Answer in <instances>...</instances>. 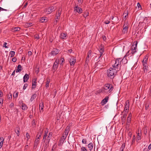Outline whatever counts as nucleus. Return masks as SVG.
I'll return each mask as SVG.
<instances>
[{"label": "nucleus", "mask_w": 151, "mask_h": 151, "mask_svg": "<svg viewBox=\"0 0 151 151\" xmlns=\"http://www.w3.org/2000/svg\"><path fill=\"white\" fill-rule=\"evenodd\" d=\"M4 140V139L2 137L0 138V149L2 146Z\"/></svg>", "instance_id": "obj_27"}, {"label": "nucleus", "mask_w": 151, "mask_h": 151, "mask_svg": "<svg viewBox=\"0 0 151 151\" xmlns=\"http://www.w3.org/2000/svg\"><path fill=\"white\" fill-rule=\"evenodd\" d=\"M67 134H66V133L65 134L63 133V135L62 136V138H63V139H65L67 136Z\"/></svg>", "instance_id": "obj_45"}, {"label": "nucleus", "mask_w": 151, "mask_h": 151, "mask_svg": "<svg viewBox=\"0 0 151 151\" xmlns=\"http://www.w3.org/2000/svg\"><path fill=\"white\" fill-rule=\"evenodd\" d=\"M60 12L58 11L56 13V18L55 19H58L60 18Z\"/></svg>", "instance_id": "obj_37"}, {"label": "nucleus", "mask_w": 151, "mask_h": 151, "mask_svg": "<svg viewBox=\"0 0 151 151\" xmlns=\"http://www.w3.org/2000/svg\"><path fill=\"white\" fill-rule=\"evenodd\" d=\"M148 58V57L147 55H146L145 56L142 61L143 65H144V64H147V61Z\"/></svg>", "instance_id": "obj_18"}, {"label": "nucleus", "mask_w": 151, "mask_h": 151, "mask_svg": "<svg viewBox=\"0 0 151 151\" xmlns=\"http://www.w3.org/2000/svg\"><path fill=\"white\" fill-rule=\"evenodd\" d=\"M14 106V104L13 103H12L10 104L9 107L10 108H12Z\"/></svg>", "instance_id": "obj_58"}, {"label": "nucleus", "mask_w": 151, "mask_h": 151, "mask_svg": "<svg viewBox=\"0 0 151 151\" xmlns=\"http://www.w3.org/2000/svg\"><path fill=\"white\" fill-rule=\"evenodd\" d=\"M125 143H123L120 148V149L119 151H123L124 149L125 148Z\"/></svg>", "instance_id": "obj_33"}, {"label": "nucleus", "mask_w": 151, "mask_h": 151, "mask_svg": "<svg viewBox=\"0 0 151 151\" xmlns=\"http://www.w3.org/2000/svg\"><path fill=\"white\" fill-rule=\"evenodd\" d=\"M61 38L63 39H65L67 36V35L65 33H61L60 35Z\"/></svg>", "instance_id": "obj_34"}, {"label": "nucleus", "mask_w": 151, "mask_h": 151, "mask_svg": "<svg viewBox=\"0 0 151 151\" xmlns=\"http://www.w3.org/2000/svg\"><path fill=\"white\" fill-rule=\"evenodd\" d=\"M102 38L104 41H105L106 39V37L105 35H103L102 36Z\"/></svg>", "instance_id": "obj_63"}, {"label": "nucleus", "mask_w": 151, "mask_h": 151, "mask_svg": "<svg viewBox=\"0 0 151 151\" xmlns=\"http://www.w3.org/2000/svg\"><path fill=\"white\" fill-rule=\"evenodd\" d=\"M44 107V103L43 102H41L39 104V109L40 111V110L43 111Z\"/></svg>", "instance_id": "obj_24"}, {"label": "nucleus", "mask_w": 151, "mask_h": 151, "mask_svg": "<svg viewBox=\"0 0 151 151\" xmlns=\"http://www.w3.org/2000/svg\"><path fill=\"white\" fill-rule=\"evenodd\" d=\"M65 140V139H63V138L62 137L61 139H60V141L61 142V143L62 142V143H63L64 142Z\"/></svg>", "instance_id": "obj_55"}, {"label": "nucleus", "mask_w": 151, "mask_h": 151, "mask_svg": "<svg viewBox=\"0 0 151 151\" xmlns=\"http://www.w3.org/2000/svg\"><path fill=\"white\" fill-rule=\"evenodd\" d=\"M41 134H39V133H38L37 135V138H36V139H39L41 137Z\"/></svg>", "instance_id": "obj_49"}, {"label": "nucleus", "mask_w": 151, "mask_h": 151, "mask_svg": "<svg viewBox=\"0 0 151 151\" xmlns=\"http://www.w3.org/2000/svg\"><path fill=\"white\" fill-rule=\"evenodd\" d=\"M137 42H136V44H135V46L134 47V49H133L132 48V52H131L132 55H134L136 52V49H137Z\"/></svg>", "instance_id": "obj_20"}, {"label": "nucleus", "mask_w": 151, "mask_h": 151, "mask_svg": "<svg viewBox=\"0 0 151 151\" xmlns=\"http://www.w3.org/2000/svg\"><path fill=\"white\" fill-rule=\"evenodd\" d=\"M81 151H87V150L85 147H82L81 148Z\"/></svg>", "instance_id": "obj_48"}, {"label": "nucleus", "mask_w": 151, "mask_h": 151, "mask_svg": "<svg viewBox=\"0 0 151 151\" xmlns=\"http://www.w3.org/2000/svg\"><path fill=\"white\" fill-rule=\"evenodd\" d=\"M3 101V99L0 98V108H1L2 106Z\"/></svg>", "instance_id": "obj_42"}, {"label": "nucleus", "mask_w": 151, "mask_h": 151, "mask_svg": "<svg viewBox=\"0 0 151 151\" xmlns=\"http://www.w3.org/2000/svg\"><path fill=\"white\" fill-rule=\"evenodd\" d=\"M21 107L22 109L23 110H26L27 108V105L23 103Z\"/></svg>", "instance_id": "obj_30"}, {"label": "nucleus", "mask_w": 151, "mask_h": 151, "mask_svg": "<svg viewBox=\"0 0 151 151\" xmlns=\"http://www.w3.org/2000/svg\"><path fill=\"white\" fill-rule=\"evenodd\" d=\"M82 142L83 144H86L87 142L86 140V139H83L82 140Z\"/></svg>", "instance_id": "obj_53"}, {"label": "nucleus", "mask_w": 151, "mask_h": 151, "mask_svg": "<svg viewBox=\"0 0 151 151\" xmlns=\"http://www.w3.org/2000/svg\"><path fill=\"white\" fill-rule=\"evenodd\" d=\"M76 61V59L74 57L71 58L69 59V62L70 65H73Z\"/></svg>", "instance_id": "obj_10"}, {"label": "nucleus", "mask_w": 151, "mask_h": 151, "mask_svg": "<svg viewBox=\"0 0 151 151\" xmlns=\"http://www.w3.org/2000/svg\"><path fill=\"white\" fill-rule=\"evenodd\" d=\"M88 146L89 150L91 151L93 149V144L92 142H91L88 145Z\"/></svg>", "instance_id": "obj_22"}, {"label": "nucleus", "mask_w": 151, "mask_h": 151, "mask_svg": "<svg viewBox=\"0 0 151 151\" xmlns=\"http://www.w3.org/2000/svg\"><path fill=\"white\" fill-rule=\"evenodd\" d=\"M129 100H127L125 104V107L124 110V114H127L129 110Z\"/></svg>", "instance_id": "obj_3"}, {"label": "nucleus", "mask_w": 151, "mask_h": 151, "mask_svg": "<svg viewBox=\"0 0 151 151\" xmlns=\"http://www.w3.org/2000/svg\"><path fill=\"white\" fill-rule=\"evenodd\" d=\"M46 17H42L40 19V21L41 23L45 22L47 21Z\"/></svg>", "instance_id": "obj_26"}, {"label": "nucleus", "mask_w": 151, "mask_h": 151, "mask_svg": "<svg viewBox=\"0 0 151 151\" xmlns=\"http://www.w3.org/2000/svg\"><path fill=\"white\" fill-rule=\"evenodd\" d=\"M27 86V83H25L23 87V89L25 90Z\"/></svg>", "instance_id": "obj_54"}, {"label": "nucleus", "mask_w": 151, "mask_h": 151, "mask_svg": "<svg viewBox=\"0 0 151 151\" xmlns=\"http://www.w3.org/2000/svg\"><path fill=\"white\" fill-rule=\"evenodd\" d=\"M36 96L37 94L36 93H34V94H33L30 99V101L31 102L33 100L36 98Z\"/></svg>", "instance_id": "obj_31"}, {"label": "nucleus", "mask_w": 151, "mask_h": 151, "mask_svg": "<svg viewBox=\"0 0 151 151\" xmlns=\"http://www.w3.org/2000/svg\"><path fill=\"white\" fill-rule=\"evenodd\" d=\"M10 55H11V57H13L15 55V52L14 51H11L10 52Z\"/></svg>", "instance_id": "obj_39"}, {"label": "nucleus", "mask_w": 151, "mask_h": 151, "mask_svg": "<svg viewBox=\"0 0 151 151\" xmlns=\"http://www.w3.org/2000/svg\"><path fill=\"white\" fill-rule=\"evenodd\" d=\"M127 114H124L123 116L122 117V124L125 123L126 120V118L127 116Z\"/></svg>", "instance_id": "obj_12"}, {"label": "nucleus", "mask_w": 151, "mask_h": 151, "mask_svg": "<svg viewBox=\"0 0 151 151\" xmlns=\"http://www.w3.org/2000/svg\"><path fill=\"white\" fill-rule=\"evenodd\" d=\"M123 29L122 30L123 33H125L126 32H127V31L128 27L126 25H125L124 24L123 26Z\"/></svg>", "instance_id": "obj_25"}, {"label": "nucleus", "mask_w": 151, "mask_h": 151, "mask_svg": "<svg viewBox=\"0 0 151 151\" xmlns=\"http://www.w3.org/2000/svg\"><path fill=\"white\" fill-rule=\"evenodd\" d=\"M121 62V58L116 59L114 64V73H117L120 69V65Z\"/></svg>", "instance_id": "obj_2"}, {"label": "nucleus", "mask_w": 151, "mask_h": 151, "mask_svg": "<svg viewBox=\"0 0 151 151\" xmlns=\"http://www.w3.org/2000/svg\"><path fill=\"white\" fill-rule=\"evenodd\" d=\"M39 139H36L34 143V148H36L39 143Z\"/></svg>", "instance_id": "obj_17"}, {"label": "nucleus", "mask_w": 151, "mask_h": 151, "mask_svg": "<svg viewBox=\"0 0 151 151\" xmlns=\"http://www.w3.org/2000/svg\"><path fill=\"white\" fill-rule=\"evenodd\" d=\"M56 9L55 7L54 6H52L49 7L47 9V11L49 13H50L52 12L55 11Z\"/></svg>", "instance_id": "obj_11"}, {"label": "nucleus", "mask_w": 151, "mask_h": 151, "mask_svg": "<svg viewBox=\"0 0 151 151\" xmlns=\"http://www.w3.org/2000/svg\"><path fill=\"white\" fill-rule=\"evenodd\" d=\"M104 48L103 47L102 45H101L99 48V51L100 53V55L99 57V58H100L103 54V53L104 51Z\"/></svg>", "instance_id": "obj_8"}, {"label": "nucleus", "mask_w": 151, "mask_h": 151, "mask_svg": "<svg viewBox=\"0 0 151 151\" xmlns=\"http://www.w3.org/2000/svg\"><path fill=\"white\" fill-rule=\"evenodd\" d=\"M26 138H27V141H28L30 138V136L28 132L26 133Z\"/></svg>", "instance_id": "obj_43"}, {"label": "nucleus", "mask_w": 151, "mask_h": 151, "mask_svg": "<svg viewBox=\"0 0 151 151\" xmlns=\"http://www.w3.org/2000/svg\"><path fill=\"white\" fill-rule=\"evenodd\" d=\"M43 130L41 128L39 130V132L38 133H39V134H41V135H42L43 133Z\"/></svg>", "instance_id": "obj_46"}, {"label": "nucleus", "mask_w": 151, "mask_h": 151, "mask_svg": "<svg viewBox=\"0 0 151 151\" xmlns=\"http://www.w3.org/2000/svg\"><path fill=\"white\" fill-rule=\"evenodd\" d=\"M29 76L27 74H26L23 77V81L24 82H25L27 81L29 79Z\"/></svg>", "instance_id": "obj_13"}, {"label": "nucleus", "mask_w": 151, "mask_h": 151, "mask_svg": "<svg viewBox=\"0 0 151 151\" xmlns=\"http://www.w3.org/2000/svg\"><path fill=\"white\" fill-rule=\"evenodd\" d=\"M52 132H50L49 133V135L47 137L46 141H47L49 142H50V139L51 138V137L52 136Z\"/></svg>", "instance_id": "obj_23"}, {"label": "nucleus", "mask_w": 151, "mask_h": 151, "mask_svg": "<svg viewBox=\"0 0 151 151\" xmlns=\"http://www.w3.org/2000/svg\"><path fill=\"white\" fill-rule=\"evenodd\" d=\"M34 37L36 39H39L40 38L39 36L38 35L36 34L35 35Z\"/></svg>", "instance_id": "obj_51"}, {"label": "nucleus", "mask_w": 151, "mask_h": 151, "mask_svg": "<svg viewBox=\"0 0 151 151\" xmlns=\"http://www.w3.org/2000/svg\"><path fill=\"white\" fill-rule=\"evenodd\" d=\"M35 70L36 74H38L39 72V68L36 67L35 68Z\"/></svg>", "instance_id": "obj_44"}, {"label": "nucleus", "mask_w": 151, "mask_h": 151, "mask_svg": "<svg viewBox=\"0 0 151 151\" xmlns=\"http://www.w3.org/2000/svg\"><path fill=\"white\" fill-rule=\"evenodd\" d=\"M92 51L91 50H89L88 53V55L91 56Z\"/></svg>", "instance_id": "obj_57"}, {"label": "nucleus", "mask_w": 151, "mask_h": 151, "mask_svg": "<svg viewBox=\"0 0 151 151\" xmlns=\"http://www.w3.org/2000/svg\"><path fill=\"white\" fill-rule=\"evenodd\" d=\"M143 68L144 72L145 73H147L148 71V67L147 65V64H145L144 65H143Z\"/></svg>", "instance_id": "obj_16"}, {"label": "nucleus", "mask_w": 151, "mask_h": 151, "mask_svg": "<svg viewBox=\"0 0 151 151\" xmlns=\"http://www.w3.org/2000/svg\"><path fill=\"white\" fill-rule=\"evenodd\" d=\"M17 60V58L15 57H14L12 59V61L13 62H15Z\"/></svg>", "instance_id": "obj_50"}, {"label": "nucleus", "mask_w": 151, "mask_h": 151, "mask_svg": "<svg viewBox=\"0 0 151 151\" xmlns=\"http://www.w3.org/2000/svg\"><path fill=\"white\" fill-rule=\"evenodd\" d=\"M121 62H122V63H123L124 64H126L127 63V59L126 57L124 56L122 60L121 59Z\"/></svg>", "instance_id": "obj_28"}, {"label": "nucleus", "mask_w": 151, "mask_h": 151, "mask_svg": "<svg viewBox=\"0 0 151 151\" xmlns=\"http://www.w3.org/2000/svg\"><path fill=\"white\" fill-rule=\"evenodd\" d=\"M37 79H33L32 81V89L35 88L36 86H37Z\"/></svg>", "instance_id": "obj_9"}, {"label": "nucleus", "mask_w": 151, "mask_h": 151, "mask_svg": "<svg viewBox=\"0 0 151 151\" xmlns=\"http://www.w3.org/2000/svg\"><path fill=\"white\" fill-rule=\"evenodd\" d=\"M49 142H50L46 141L44 147V151L46 150L47 149L48 147L49 146Z\"/></svg>", "instance_id": "obj_14"}, {"label": "nucleus", "mask_w": 151, "mask_h": 151, "mask_svg": "<svg viewBox=\"0 0 151 151\" xmlns=\"http://www.w3.org/2000/svg\"><path fill=\"white\" fill-rule=\"evenodd\" d=\"M142 135L141 134H140L139 133H138L137 134V141H138L139 140L141 139V136Z\"/></svg>", "instance_id": "obj_35"}, {"label": "nucleus", "mask_w": 151, "mask_h": 151, "mask_svg": "<svg viewBox=\"0 0 151 151\" xmlns=\"http://www.w3.org/2000/svg\"><path fill=\"white\" fill-rule=\"evenodd\" d=\"M79 4H81L83 2V0H78Z\"/></svg>", "instance_id": "obj_56"}, {"label": "nucleus", "mask_w": 151, "mask_h": 151, "mask_svg": "<svg viewBox=\"0 0 151 151\" xmlns=\"http://www.w3.org/2000/svg\"><path fill=\"white\" fill-rule=\"evenodd\" d=\"M74 10L75 12H78L79 14L81 13L82 11V9L78 7V5L74 7Z\"/></svg>", "instance_id": "obj_5"}, {"label": "nucleus", "mask_w": 151, "mask_h": 151, "mask_svg": "<svg viewBox=\"0 0 151 151\" xmlns=\"http://www.w3.org/2000/svg\"><path fill=\"white\" fill-rule=\"evenodd\" d=\"M32 53L31 51H29L28 52V54L29 56H30L32 55Z\"/></svg>", "instance_id": "obj_61"}, {"label": "nucleus", "mask_w": 151, "mask_h": 151, "mask_svg": "<svg viewBox=\"0 0 151 151\" xmlns=\"http://www.w3.org/2000/svg\"><path fill=\"white\" fill-rule=\"evenodd\" d=\"M129 52H130V51L129 50L127 53L126 55L124 56V57H127L129 56Z\"/></svg>", "instance_id": "obj_59"}, {"label": "nucleus", "mask_w": 151, "mask_h": 151, "mask_svg": "<svg viewBox=\"0 0 151 151\" xmlns=\"http://www.w3.org/2000/svg\"><path fill=\"white\" fill-rule=\"evenodd\" d=\"M91 56L87 55V56L86 58V60L85 61V63L87 65H88V63L89 62V58L90 57H91Z\"/></svg>", "instance_id": "obj_32"}, {"label": "nucleus", "mask_w": 151, "mask_h": 151, "mask_svg": "<svg viewBox=\"0 0 151 151\" xmlns=\"http://www.w3.org/2000/svg\"><path fill=\"white\" fill-rule=\"evenodd\" d=\"M132 114H131V113H130L128 116L127 117V119H131V117H132Z\"/></svg>", "instance_id": "obj_52"}, {"label": "nucleus", "mask_w": 151, "mask_h": 151, "mask_svg": "<svg viewBox=\"0 0 151 151\" xmlns=\"http://www.w3.org/2000/svg\"><path fill=\"white\" fill-rule=\"evenodd\" d=\"M59 52V50L57 49H54L50 53V54L52 56H54L58 54Z\"/></svg>", "instance_id": "obj_7"}, {"label": "nucleus", "mask_w": 151, "mask_h": 151, "mask_svg": "<svg viewBox=\"0 0 151 151\" xmlns=\"http://www.w3.org/2000/svg\"><path fill=\"white\" fill-rule=\"evenodd\" d=\"M149 95L150 96H151V85L150 86L149 91Z\"/></svg>", "instance_id": "obj_62"}, {"label": "nucleus", "mask_w": 151, "mask_h": 151, "mask_svg": "<svg viewBox=\"0 0 151 151\" xmlns=\"http://www.w3.org/2000/svg\"><path fill=\"white\" fill-rule=\"evenodd\" d=\"M18 92L16 93L15 94V95H13V97H14L16 98L17 97V96H18Z\"/></svg>", "instance_id": "obj_64"}, {"label": "nucleus", "mask_w": 151, "mask_h": 151, "mask_svg": "<svg viewBox=\"0 0 151 151\" xmlns=\"http://www.w3.org/2000/svg\"><path fill=\"white\" fill-rule=\"evenodd\" d=\"M50 80H48L47 81L45 85V87L46 88H48L49 86V83L50 82Z\"/></svg>", "instance_id": "obj_41"}, {"label": "nucleus", "mask_w": 151, "mask_h": 151, "mask_svg": "<svg viewBox=\"0 0 151 151\" xmlns=\"http://www.w3.org/2000/svg\"><path fill=\"white\" fill-rule=\"evenodd\" d=\"M131 119H129L127 118V124H126V127H129L130 125V123L131 122Z\"/></svg>", "instance_id": "obj_38"}, {"label": "nucleus", "mask_w": 151, "mask_h": 151, "mask_svg": "<svg viewBox=\"0 0 151 151\" xmlns=\"http://www.w3.org/2000/svg\"><path fill=\"white\" fill-rule=\"evenodd\" d=\"M89 13L88 12H85L84 13L83 16L85 18H86L88 16V15Z\"/></svg>", "instance_id": "obj_40"}, {"label": "nucleus", "mask_w": 151, "mask_h": 151, "mask_svg": "<svg viewBox=\"0 0 151 151\" xmlns=\"http://www.w3.org/2000/svg\"><path fill=\"white\" fill-rule=\"evenodd\" d=\"M7 44V43L6 42H4V44L3 47H4L6 48H8L7 46H6Z\"/></svg>", "instance_id": "obj_60"}, {"label": "nucleus", "mask_w": 151, "mask_h": 151, "mask_svg": "<svg viewBox=\"0 0 151 151\" xmlns=\"http://www.w3.org/2000/svg\"><path fill=\"white\" fill-rule=\"evenodd\" d=\"M14 131L17 136H19L20 134L19 128V127H16L14 129Z\"/></svg>", "instance_id": "obj_15"}, {"label": "nucleus", "mask_w": 151, "mask_h": 151, "mask_svg": "<svg viewBox=\"0 0 151 151\" xmlns=\"http://www.w3.org/2000/svg\"><path fill=\"white\" fill-rule=\"evenodd\" d=\"M107 73L108 76L109 77V78H113V69L112 68H111L108 70Z\"/></svg>", "instance_id": "obj_4"}, {"label": "nucleus", "mask_w": 151, "mask_h": 151, "mask_svg": "<svg viewBox=\"0 0 151 151\" xmlns=\"http://www.w3.org/2000/svg\"><path fill=\"white\" fill-rule=\"evenodd\" d=\"M20 28L19 27H15L13 28L12 29V31L13 32L18 31L20 30Z\"/></svg>", "instance_id": "obj_29"}, {"label": "nucleus", "mask_w": 151, "mask_h": 151, "mask_svg": "<svg viewBox=\"0 0 151 151\" xmlns=\"http://www.w3.org/2000/svg\"><path fill=\"white\" fill-rule=\"evenodd\" d=\"M12 95L11 93H10L9 95L8 96V99H12Z\"/></svg>", "instance_id": "obj_47"}, {"label": "nucleus", "mask_w": 151, "mask_h": 151, "mask_svg": "<svg viewBox=\"0 0 151 151\" xmlns=\"http://www.w3.org/2000/svg\"><path fill=\"white\" fill-rule=\"evenodd\" d=\"M22 69L21 65H19L17 66V69L16 70V72L18 73L21 71Z\"/></svg>", "instance_id": "obj_21"}, {"label": "nucleus", "mask_w": 151, "mask_h": 151, "mask_svg": "<svg viewBox=\"0 0 151 151\" xmlns=\"http://www.w3.org/2000/svg\"><path fill=\"white\" fill-rule=\"evenodd\" d=\"M45 132L43 138V141H44V142H45V141L46 137L47 136V133L48 132V131H47V132H46V131H45Z\"/></svg>", "instance_id": "obj_36"}, {"label": "nucleus", "mask_w": 151, "mask_h": 151, "mask_svg": "<svg viewBox=\"0 0 151 151\" xmlns=\"http://www.w3.org/2000/svg\"><path fill=\"white\" fill-rule=\"evenodd\" d=\"M109 99L108 96L106 97L104 99L101 101V103L102 104H105L107 101Z\"/></svg>", "instance_id": "obj_19"}, {"label": "nucleus", "mask_w": 151, "mask_h": 151, "mask_svg": "<svg viewBox=\"0 0 151 151\" xmlns=\"http://www.w3.org/2000/svg\"><path fill=\"white\" fill-rule=\"evenodd\" d=\"M59 63V61L57 60H55V62L54 63L53 67L52 69L54 71L56 70L58 68Z\"/></svg>", "instance_id": "obj_6"}, {"label": "nucleus", "mask_w": 151, "mask_h": 151, "mask_svg": "<svg viewBox=\"0 0 151 151\" xmlns=\"http://www.w3.org/2000/svg\"><path fill=\"white\" fill-rule=\"evenodd\" d=\"M113 88L112 85L110 84H106L105 85L104 87L101 89V91L103 93H109L112 91Z\"/></svg>", "instance_id": "obj_1"}]
</instances>
